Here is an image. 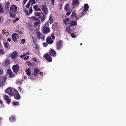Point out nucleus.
Instances as JSON below:
<instances>
[{"mask_svg":"<svg viewBox=\"0 0 126 126\" xmlns=\"http://www.w3.org/2000/svg\"><path fill=\"white\" fill-rule=\"evenodd\" d=\"M7 103L8 104H9L11 102V100L10 99H8L6 100Z\"/></svg>","mask_w":126,"mask_h":126,"instance_id":"09e8293b","label":"nucleus"},{"mask_svg":"<svg viewBox=\"0 0 126 126\" xmlns=\"http://www.w3.org/2000/svg\"><path fill=\"white\" fill-rule=\"evenodd\" d=\"M40 71L37 68H34V70L33 73L32 74L34 76L36 77L38 75Z\"/></svg>","mask_w":126,"mask_h":126,"instance_id":"ddd939ff","label":"nucleus"},{"mask_svg":"<svg viewBox=\"0 0 126 126\" xmlns=\"http://www.w3.org/2000/svg\"><path fill=\"white\" fill-rule=\"evenodd\" d=\"M33 8L35 11H41V9L37 5H35L33 6Z\"/></svg>","mask_w":126,"mask_h":126,"instance_id":"6ab92c4d","label":"nucleus"},{"mask_svg":"<svg viewBox=\"0 0 126 126\" xmlns=\"http://www.w3.org/2000/svg\"><path fill=\"white\" fill-rule=\"evenodd\" d=\"M49 23L48 22H46L44 26L43 27H48Z\"/></svg>","mask_w":126,"mask_h":126,"instance_id":"c9c22d12","label":"nucleus"},{"mask_svg":"<svg viewBox=\"0 0 126 126\" xmlns=\"http://www.w3.org/2000/svg\"><path fill=\"white\" fill-rule=\"evenodd\" d=\"M37 37L39 39H41L43 41L45 39V36L43 34L39 31H38L36 33Z\"/></svg>","mask_w":126,"mask_h":126,"instance_id":"39448f33","label":"nucleus"},{"mask_svg":"<svg viewBox=\"0 0 126 126\" xmlns=\"http://www.w3.org/2000/svg\"><path fill=\"white\" fill-rule=\"evenodd\" d=\"M31 1L32 3L33 4H34L35 3V0H30Z\"/></svg>","mask_w":126,"mask_h":126,"instance_id":"4d7b16f0","label":"nucleus"},{"mask_svg":"<svg viewBox=\"0 0 126 126\" xmlns=\"http://www.w3.org/2000/svg\"><path fill=\"white\" fill-rule=\"evenodd\" d=\"M33 42L35 44H37L36 42L37 41V39L36 38H34V39L33 40Z\"/></svg>","mask_w":126,"mask_h":126,"instance_id":"4c0bfd02","label":"nucleus"},{"mask_svg":"<svg viewBox=\"0 0 126 126\" xmlns=\"http://www.w3.org/2000/svg\"><path fill=\"white\" fill-rule=\"evenodd\" d=\"M77 22L76 21L72 20L69 22V27L74 26L77 25Z\"/></svg>","mask_w":126,"mask_h":126,"instance_id":"f8f14e48","label":"nucleus"},{"mask_svg":"<svg viewBox=\"0 0 126 126\" xmlns=\"http://www.w3.org/2000/svg\"><path fill=\"white\" fill-rule=\"evenodd\" d=\"M63 41L61 40H60L57 41L56 43V47L57 49H60L63 47Z\"/></svg>","mask_w":126,"mask_h":126,"instance_id":"7ed1b4c3","label":"nucleus"},{"mask_svg":"<svg viewBox=\"0 0 126 126\" xmlns=\"http://www.w3.org/2000/svg\"><path fill=\"white\" fill-rule=\"evenodd\" d=\"M51 4L54 5V3L55 1L54 0H51Z\"/></svg>","mask_w":126,"mask_h":126,"instance_id":"6e6d98bb","label":"nucleus"},{"mask_svg":"<svg viewBox=\"0 0 126 126\" xmlns=\"http://www.w3.org/2000/svg\"><path fill=\"white\" fill-rule=\"evenodd\" d=\"M3 36L0 33V39L2 40L3 39Z\"/></svg>","mask_w":126,"mask_h":126,"instance_id":"bf43d9fd","label":"nucleus"},{"mask_svg":"<svg viewBox=\"0 0 126 126\" xmlns=\"http://www.w3.org/2000/svg\"><path fill=\"white\" fill-rule=\"evenodd\" d=\"M14 97L15 99L18 100L20 99V96L19 93L18 94L17 93L15 94Z\"/></svg>","mask_w":126,"mask_h":126,"instance_id":"5701e85b","label":"nucleus"},{"mask_svg":"<svg viewBox=\"0 0 126 126\" xmlns=\"http://www.w3.org/2000/svg\"><path fill=\"white\" fill-rule=\"evenodd\" d=\"M8 94L10 96H12L14 95V93L12 91L8 93Z\"/></svg>","mask_w":126,"mask_h":126,"instance_id":"f704fd0d","label":"nucleus"},{"mask_svg":"<svg viewBox=\"0 0 126 126\" xmlns=\"http://www.w3.org/2000/svg\"><path fill=\"white\" fill-rule=\"evenodd\" d=\"M84 8L83 10L86 12L88 10L89 8L88 4H85L84 5Z\"/></svg>","mask_w":126,"mask_h":126,"instance_id":"412c9836","label":"nucleus"},{"mask_svg":"<svg viewBox=\"0 0 126 126\" xmlns=\"http://www.w3.org/2000/svg\"><path fill=\"white\" fill-rule=\"evenodd\" d=\"M3 80L1 79V78L0 77V86H1L3 84Z\"/></svg>","mask_w":126,"mask_h":126,"instance_id":"58836bf2","label":"nucleus"},{"mask_svg":"<svg viewBox=\"0 0 126 126\" xmlns=\"http://www.w3.org/2000/svg\"><path fill=\"white\" fill-rule=\"evenodd\" d=\"M27 0H23V5H25Z\"/></svg>","mask_w":126,"mask_h":126,"instance_id":"603ef678","label":"nucleus"},{"mask_svg":"<svg viewBox=\"0 0 126 126\" xmlns=\"http://www.w3.org/2000/svg\"><path fill=\"white\" fill-rule=\"evenodd\" d=\"M19 103L18 102H15L13 103V104L14 105H18Z\"/></svg>","mask_w":126,"mask_h":126,"instance_id":"79ce46f5","label":"nucleus"},{"mask_svg":"<svg viewBox=\"0 0 126 126\" xmlns=\"http://www.w3.org/2000/svg\"><path fill=\"white\" fill-rule=\"evenodd\" d=\"M32 59L33 61L34 62H36L37 61L36 59L35 58H33Z\"/></svg>","mask_w":126,"mask_h":126,"instance_id":"052dcab7","label":"nucleus"},{"mask_svg":"<svg viewBox=\"0 0 126 126\" xmlns=\"http://www.w3.org/2000/svg\"><path fill=\"white\" fill-rule=\"evenodd\" d=\"M78 16H79V18L82 17L80 16H81V14H80V13L78 14Z\"/></svg>","mask_w":126,"mask_h":126,"instance_id":"338daca9","label":"nucleus"},{"mask_svg":"<svg viewBox=\"0 0 126 126\" xmlns=\"http://www.w3.org/2000/svg\"><path fill=\"white\" fill-rule=\"evenodd\" d=\"M74 17H75V19H76V20H79V18H80L79 17V16L78 17H77L76 15L75 16H74Z\"/></svg>","mask_w":126,"mask_h":126,"instance_id":"de8ad7c7","label":"nucleus"},{"mask_svg":"<svg viewBox=\"0 0 126 126\" xmlns=\"http://www.w3.org/2000/svg\"><path fill=\"white\" fill-rule=\"evenodd\" d=\"M70 6L68 3H67L65 6L64 9L65 11H68L70 9L69 8Z\"/></svg>","mask_w":126,"mask_h":126,"instance_id":"4be33fe9","label":"nucleus"},{"mask_svg":"<svg viewBox=\"0 0 126 126\" xmlns=\"http://www.w3.org/2000/svg\"><path fill=\"white\" fill-rule=\"evenodd\" d=\"M19 68V66L18 65H14L12 67L13 72L15 73H17L18 71Z\"/></svg>","mask_w":126,"mask_h":126,"instance_id":"6e6552de","label":"nucleus"},{"mask_svg":"<svg viewBox=\"0 0 126 126\" xmlns=\"http://www.w3.org/2000/svg\"><path fill=\"white\" fill-rule=\"evenodd\" d=\"M46 41L47 43L49 44H51L53 42L52 40L50 37H47Z\"/></svg>","mask_w":126,"mask_h":126,"instance_id":"dca6fc26","label":"nucleus"},{"mask_svg":"<svg viewBox=\"0 0 126 126\" xmlns=\"http://www.w3.org/2000/svg\"><path fill=\"white\" fill-rule=\"evenodd\" d=\"M25 72L26 73L27 75L28 76L31 77L32 76V74L29 68H26L25 69Z\"/></svg>","mask_w":126,"mask_h":126,"instance_id":"f3484780","label":"nucleus"},{"mask_svg":"<svg viewBox=\"0 0 126 126\" xmlns=\"http://www.w3.org/2000/svg\"><path fill=\"white\" fill-rule=\"evenodd\" d=\"M49 55L53 57H55L56 55V52L53 49H50L49 52Z\"/></svg>","mask_w":126,"mask_h":126,"instance_id":"1a4fd4ad","label":"nucleus"},{"mask_svg":"<svg viewBox=\"0 0 126 126\" xmlns=\"http://www.w3.org/2000/svg\"><path fill=\"white\" fill-rule=\"evenodd\" d=\"M12 91V88L10 87H9V88H8L6 89V92L7 93H9L10 92H11V91Z\"/></svg>","mask_w":126,"mask_h":126,"instance_id":"473e14b6","label":"nucleus"},{"mask_svg":"<svg viewBox=\"0 0 126 126\" xmlns=\"http://www.w3.org/2000/svg\"><path fill=\"white\" fill-rule=\"evenodd\" d=\"M44 58L48 62H50L52 61V58L51 56L48 53H46L44 55Z\"/></svg>","mask_w":126,"mask_h":126,"instance_id":"20e7f679","label":"nucleus"},{"mask_svg":"<svg viewBox=\"0 0 126 126\" xmlns=\"http://www.w3.org/2000/svg\"><path fill=\"white\" fill-rule=\"evenodd\" d=\"M14 91H15V94H18L19 93L17 91V90L16 89H14Z\"/></svg>","mask_w":126,"mask_h":126,"instance_id":"5fc2aeb1","label":"nucleus"},{"mask_svg":"<svg viewBox=\"0 0 126 126\" xmlns=\"http://www.w3.org/2000/svg\"><path fill=\"white\" fill-rule=\"evenodd\" d=\"M4 97L5 99V100H7L8 99L9 97L7 95H5L4 96Z\"/></svg>","mask_w":126,"mask_h":126,"instance_id":"ea45409f","label":"nucleus"},{"mask_svg":"<svg viewBox=\"0 0 126 126\" xmlns=\"http://www.w3.org/2000/svg\"><path fill=\"white\" fill-rule=\"evenodd\" d=\"M16 120V119L14 116H12V117L9 118V120L11 122H14Z\"/></svg>","mask_w":126,"mask_h":126,"instance_id":"aec40b11","label":"nucleus"},{"mask_svg":"<svg viewBox=\"0 0 126 126\" xmlns=\"http://www.w3.org/2000/svg\"><path fill=\"white\" fill-rule=\"evenodd\" d=\"M25 40L24 39H22L21 41V43L22 44H24L25 42Z\"/></svg>","mask_w":126,"mask_h":126,"instance_id":"49530a36","label":"nucleus"},{"mask_svg":"<svg viewBox=\"0 0 126 126\" xmlns=\"http://www.w3.org/2000/svg\"><path fill=\"white\" fill-rule=\"evenodd\" d=\"M51 37L52 38L54 39H55V37L53 33H52L51 35Z\"/></svg>","mask_w":126,"mask_h":126,"instance_id":"3c124183","label":"nucleus"},{"mask_svg":"<svg viewBox=\"0 0 126 126\" xmlns=\"http://www.w3.org/2000/svg\"><path fill=\"white\" fill-rule=\"evenodd\" d=\"M32 8L31 7H30L29 10V12L30 13H31L32 12Z\"/></svg>","mask_w":126,"mask_h":126,"instance_id":"a19ab883","label":"nucleus"},{"mask_svg":"<svg viewBox=\"0 0 126 126\" xmlns=\"http://www.w3.org/2000/svg\"><path fill=\"white\" fill-rule=\"evenodd\" d=\"M34 15L38 17L37 18L35 16L33 17L32 18L33 20L38 21L40 18H41V22H43L45 20L46 17L43 13L36 12H35Z\"/></svg>","mask_w":126,"mask_h":126,"instance_id":"f03ea898","label":"nucleus"},{"mask_svg":"<svg viewBox=\"0 0 126 126\" xmlns=\"http://www.w3.org/2000/svg\"><path fill=\"white\" fill-rule=\"evenodd\" d=\"M9 13L10 16L12 18H14L18 12L17 7L15 5L11 6Z\"/></svg>","mask_w":126,"mask_h":126,"instance_id":"f257e3e1","label":"nucleus"},{"mask_svg":"<svg viewBox=\"0 0 126 126\" xmlns=\"http://www.w3.org/2000/svg\"><path fill=\"white\" fill-rule=\"evenodd\" d=\"M35 44L36 45V47H35V49L37 50L39 48V47L38 45V44Z\"/></svg>","mask_w":126,"mask_h":126,"instance_id":"37998d69","label":"nucleus"},{"mask_svg":"<svg viewBox=\"0 0 126 126\" xmlns=\"http://www.w3.org/2000/svg\"><path fill=\"white\" fill-rule=\"evenodd\" d=\"M63 5V4L61 3L60 4H59V6L60 7V9H61L62 8V6Z\"/></svg>","mask_w":126,"mask_h":126,"instance_id":"8fccbe9b","label":"nucleus"},{"mask_svg":"<svg viewBox=\"0 0 126 126\" xmlns=\"http://www.w3.org/2000/svg\"><path fill=\"white\" fill-rule=\"evenodd\" d=\"M30 5L29 4H27L26 5V7L27 8H28L29 6H30Z\"/></svg>","mask_w":126,"mask_h":126,"instance_id":"69168bd1","label":"nucleus"},{"mask_svg":"<svg viewBox=\"0 0 126 126\" xmlns=\"http://www.w3.org/2000/svg\"><path fill=\"white\" fill-rule=\"evenodd\" d=\"M5 9L6 12L8 13L9 11V6L10 4V3L9 2H8L7 3H5Z\"/></svg>","mask_w":126,"mask_h":126,"instance_id":"2eb2a0df","label":"nucleus"},{"mask_svg":"<svg viewBox=\"0 0 126 126\" xmlns=\"http://www.w3.org/2000/svg\"><path fill=\"white\" fill-rule=\"evenodd\" d=\"M19 35L16 33H13L12 35V37L13 40L14 41H16L17 40L18 37H19Z\"/></svg>","mask_w":126,"mask_h":126,"instance_id":"9d476101","label":"nucleus"},{"mask_svg":"<svg viewBox=\"0 0 126 126\" xmlns=\"http://www.w3.org/2000/svg\"><path fill=\"white\" fill-rule=\"evenodd\" d=\"M7 74H8L9 76L11 78L13 77H14V74L9 69L7 70Z\"/></svg>","mask_w":126,"mask_h":126,"instance_id":"a211bd4d","label":"nucleus"},{"mask_svg":"<svg viewBox=\"0 0 126 126\" xmlns=\"http://www.w3.org/2000/svg\"><path fill=\"white\" fill-rule=\"evenodd\" d=\"M72 0V5L74 7L78 6L80 4L79 0Z\"/></svg>","mask_w":126,"mask_h":126,"instance_id":"0eeeda50","label":"nucleus"},{"mask_svg":"<svg viewBox=\"0 0 126 126\" xmlns=\"http://www.w3.org/2000/svg\"><path fill=\"white\" fill-rule=\"evenodd\" d=\"M0 54H4V52L3 50L2 49H0Z\"/></svg>","mask_w":126,"mask_h":126,"instance_id":"e433bc0d","label":"nucleus"},{"mask_svg":"<svg viewBox=\"0 0 126 126\" xmlns=\"http://www.w3.org/2000/svg\"><path fill=\"white\" fill-rule=\"evenodd\" d=\"M69 18H65V19L63 21V23L65 24H66V22L67 21H68L69 20Z\"/></svg>","mask_w":126,"mask_h":126,"instance_id":"72a5a7b5","label":"nucleus"},{"mask_svg":"<svg viewBox=\"0 0 126 126\" xmlns=\"http://www.w3.org/2000/svg\"><path fill=\"white\" fill-rule=\"evenodd\" d=\"M25 13H26L27 15L28 16H29L30 14H29V13L28 11L27 10H25Z\"/></svg>","mask_w":126,"mask_h":126,"instance_id":"864d4df0","label":"nucleus"},{"mask_svg":"<svg viewBox=\"0 0 126 126\" xmlns=\"http://www.w3.org/2000/svg\"><path fill=\"white\" fill-rule=\"evenodd\" d=\"M40 19L39 20V21L38 22H35L33 26L35 27H36L39 24V22L40 21Z\"/></svg>","mask_w":126,"mask_h":126,"instance_id":"7c9ffc66","label":"nucleus"},{"mask_svg":"<svg viewBox=\"0 0 126 126\" xmlns=\"http://www.w3.org/2000/svg\"><path fill=\"white\" fill-rule=\"evenodd\" d=\"M86 12L83 10V11H81V12L80 13V14H81V16H80L81 17H82L85 14V13Z\"/></svg>","mask_w":126,"mask_h":126,"instance_id":"c756f323","label":"nucleus"},{"mask_svg":"<svg viewBox=\"0 0 126 126\" xmlns=\"http://www.w3.org/2000/svg\"><path fill=\"white\" fill-rule=\"evenodd\" d=\"M67 11V12L66 14V15L67 16H68L70 15L72 12V9H70V10H69L68 11Z\"/></svg>","mask_w":126,"mask_h":126,"instance_id":"2f4dec72","label":"nucleus"},{"mask_svg":"<svg viewBox=\"0 0 126 126\" xmlns=\"http://www.w3.org/2000/svg\"><path fill=\"white\" fill-rule=\"evenodd\" d=\"M4 45L6 48H8L9 46V44L7 42H5L4 43Z\"/></svg>","mask_w":126,"mask_h":126,"instance_id":"393cba45","label":"nucleus"},{"mask_svg":"<svg viewBox=\"0 0 126 126\" xmlns=\"http://www.w3.org/2000/svg\"><path fill=\"white\" fill-rule=\"evenodd\" d=\"M49 21L50 24H52L53 22L52 18V15H51L49 18Z\"/></svg>","mask_w":126,"mask_h":126,"instance_id":"a878e982","label":"nucleus"},{"mask_svg":"<svg viewBox=\"0 0 126 126\" xmlns=\"http://www.w3.org/2000/svg\"><path fill=\"white\" fill-rule=\"evenodd\" d=\"M25 56L24 55H21L20 56V57L21 58H23L24 57V56Z\"/></svg>","mask_w":126,"mask_h":126,"instance_id":"774afa93","label":"nucleus"},{"mask_svg":"<svg viewBox=\"0 0 126 126\" xmlns=\"http://www.w3.org/2000/svg\"><path fill=\"white\" fill-rule=\"evenodd\" d=\"M73 16H75L76 15V13L74 12H73L71 14Z\"/></svg>","mask_w":126,"mask_h":126,"instance_id":"e2e57ef3","label":"nucleus"},{"mask_svg":"<svg viewBox=\"0 0 126 126\" xmlns=\"http://www.w3.org/2000/svg\"><path fill=\"white\" fill-rule=\"evenodd\" d=\"M71 36L73 38H74L77 36L76 34L74 33H72L71 34Z\"/></svg>","mask_w":126,"mask_h":126,"instance_id":"c85d7f7f","label":"nucleus"},{"mask_svg":"<svg viewBox=\"0 0 126 126\" xmlns=\"http://www.w3.org/2000/svg\"><path fill=\"white\" fill-rule=\"evenodd\" d=\"M66 31L69 34H70L72 32V30L70 27H67L66 28Z\"/></svg>","mask_w":126,"mask_h":126,"instance_id":"b1692460","label":"nucleus"},{"mask_svg":"<svg viewBox=\"0 0 126 126\" xmlns=\"http://www.w3.org/2000/svg\"><path fill=\"white\" fill-rule=\"evenodd\" d=\"M3 70H1L0 69V75H3Z\"/></svg>","mask_w":126,"mask_h":126,"instance_id":"c03bdc74","label":"nucleus"},{"mask_svg":"<svg viewBox=\"0 0 126 126\" xmlns=\"http://www.w3.org/2000/svg\"><path fill=\"white\" fill-rule=\"evenodd\" d=\"M19 91H20V92H22V89L20 87H19V89H18Z\"/></svg>","mask_w":126,"mask_h":126,"instance_id":"680f3d73","label":"nucleus"},{"mask_svg":"<svg viewBox=\"0 0 126 126\" xmlns=\"http://www.w3.org/2000/svg\"><path fill=\"white\" fill-rule=\"evenodd\" d=\"M40 7H42V10L45 14L46 15L48 13V10L46 5L43 4Z\"/></svg>","mask_w":126,"mask_h":126,"instance_id":"423d86ee","label":"nucleus"},{"mask_svg":"<svg viewBox=\"0 0 126 126\" xmlns=\"http://www.w3.org/2000/svg\"><path fill=\"white\" fill-rule=\"evenodd\" d=\"M17 52L16 51H14L12 53L11 57L12 59H14L17 57Z\"/></svg>","mask_w":126,"mask_h":126,"instance_id":"4468645a","label":"nucleus"},{"mask_svg":"<svg viewBox=\"0 0 126 126\" xmlns=\"http://www.w3.org/2000/svg\"><path fill=\"white\" fill-rule=\"evenodd\" d=\"M43 46L44 47H47L48 45L46 43H43Z\"/></svg>","mask_w":126,"mask_h":126,"instance_id":"a18cd8bd","label":"nucleus"},{"mask_svg":"<svg viewBox=\"0 0 126 126\" xmlns=\"http://www.w3.org/2000/svg\"><path fill=\"white\" fill-rule=\"evenodd\" d=\"M43 30L44 33L47 34L50 32V30L49 27H43Z\"/></svg>","mask_w":126,"mask_h":126,"instance_id":"9b49d317","label":"nucleus"},{"mask_svg":"<svg viewBox=\"0 0 126 126\" xmlns=\"http://www.w3.org/2000/svg\"><path fill=\"white\" fill-rule=\"evenodd\" d=\"M16 83L17 84L20 85L22 84V82L21 80H17L16 81Z\"/></svg>","mask_w":126,"mask_h":126,"instance_id":"cd10ccee","label":"nucleus"},{"mask_svg":"<svg viewBox=\"0 0 126 126\" xmlns=\"http://www.w3.org/2000/svg\"><path fill=\"white\" fill-rule=\"evenodd\" d=\"M29 58V56H27L24 58V59L25 60H26L28 59Z\"/></svg>","mask_w":126,"mask_h":126,"instance_id":"13d9d810","label":"nucleus"},{"mask_svg":"<svg viewBox=\"0 0 126 126\" xmlns=\"http://www.w3.org/2000/svg\"><path fill=\"white\" fill-rule=\"evenodd\" d=\"M30 54V53H29V52H26L25 53L24 55L25 56H26L27 55H29Z\"/></svg>","mask_w":126,"mask_h":126,"instance_id":"0e129e2a","label":"nucleus"},{"mask_svg":"<svg viewBox=\"0 0 126 126\" xmlns=\"http://www.w3.org/2000/svg\"><path fill=\"white\" fill-rule=\"evenodd\" d=\"M4 12V10L2 5L0 4V13H2Z\"/></svg>","mask_w":126,"mask_h":126,"instance_id":"bb28decb","label":"nucleus"}]
</instances>
